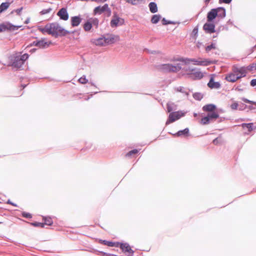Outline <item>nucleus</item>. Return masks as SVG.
<instances>
[{
  "label": "nucleus",
  "instance_id": "nucleus-1",
  "mask_svg": "<svg viewBox=\"0 0 256 256\" xmlns=\"http://www.w3.org/2000/svg\"><path fill=\"white\" fill-rule=\"evenodd\" d=\"M47 30H48V34L52 35L58 34H65L67 32H64V30L56 23H52L47 24Z\"/></svg>",
  "mask_w": 256,
  "mask_h": 256
},
{
  "label": "nucleus",
  "instance_id": "nucleus-2",
  "mask_svg": "<svg viewBox=\"0 0 256 256\" xmlns=\"http://www.w3.org/2000/svg\"><path fill=\"white\" fill-rule=\"evenodd\" d=\"M180 61L184 62L185 64H188L190 62H193L194 65L207 66L212 64V62L207 59H202V58H198L196 60L194 58H180Z\"/></svg>",
  "mask_w": 256,
  "mask_h": 256
},
{
  "label": "nucleus",
  "instance_id": "nucleus-3",
  "mask_svg": "<svg viewBox=\"0 0 256 256\" xmlns=\"http://www.w3.org/2000/svg\"><path fill=\"white\" fill-rule=\"evenodd\" d=\"M184 115V113L182 111H178L170 112L169 114L168 120L166 122V124H168L176 120L180 119Z\"/></svg>",
  "mask_w": 256,
  "mask_h": 256
},
{
  "label": "nucleus",
  "instance_id": "nucleus-4",
  "mask_svg": "<svg viewBox=\"0 0 256 256\" xmlns=\"http://www.w3.org/2000/svg\"><path fill=\"white\" fill-rule=\"evenodd\" d=\"M120 40V38L118 36L116 35H109L106 38H100L98 40V44H103V42H104L105 43L107 44H112Z\"/></svg>",
  "mask_w": 256,
  "mask_h": 256
},
{
  "label": "nucleus",
  "instance_id": "nucleus-5",
  "mask_svg": "<svg viewBox=\"0 0 256 256\" xmlns=\"http://www.w3.org/2000/svg\"><path fill=\"white\" fill-rule=\"evenodd\" d=\"M232 71L234 72L236 76L240 77V78L244 77L247 73V70L244 67L238 68L236 66H234L232 68Z\"/></svg>",
  "mask_w": 256,
  "mask_h": 256
},
{
  "label": "nucleus",
  "instance_id": "nucleus-6",
  "mask_svg": "<svg viewBox=\"0 0 256 256\" xmlns=\"http://www.w3.org/2000/svg\"><path fill=\"white\" fill-rule=\"evenodd\" d=\"M122 251L128 256H132L134 254V251L131 248L130 245L126 243H120L119 246Z\"/></svg>",
  "mask_w": 256,
  "mask_h": 256
},
{
  "label": "nucleus",
  "instance_id": "nucleus-7",
  "mask_svg": "<svg viewBox=\"0 0 256 256\" xmlns=\"http://www.w3.org/2000/svg\"><path fill=\"white\" fill-rule=\"evenodd\" d=\"M180 64L173 66L170 64H164L162 66V68L168 71L178 72L181 69Z\"/></svg>",
  "mask_w": 256,
  "mask_h": 256
},
{
  "label": "nucleus",
  "instance_id": "nucleus-8",
  "mask_svg": "<svg viewBox=\"0 0 256 256\" xmlns=\"http://www.w3.org/2000/svg\"><path fill=\"white\" fill-rule=\"evenodd\" d=\"M203 29L206 33H214L215 32V25L212 22H208L204 25Z\"/></svg>",
  "mask_w": 256,
  "mask_h": 256
},
{
  "label": "nucleus",
  "instance_id": "nucleus-9",
  "mask_svg": "<svg viewBox=\"0 0 256 256\" xmlns=\"http://www.w3.org/2000/svg\"><path fill=\"white\" fill-rule=\"evenodd\" d=\"M50 44V42H46L45 39H42L38 41L34 42L32 46H36L40 48H44L48 46Z\"/></svg>",
  "mask_w": 256,
  "mask_h": 256
},
{
  "label": "nucleus",
  "instance_id": "nucleus-10",
  "mask_svg": "<svg viewBox=\"0 0 256 256\" xmlns=\"http://www.w3.org/2000/svg\"><path fill=\"white\" fill-rule=\"evenodd\" d=\"M124 23V20L121 19L116 16H113L110 22V26L112 27H116L118 25H122Z\"/></svg>",
  "mask_w": 256,
  "mask_h": 256
},
{
  "label": "nucleus",
  "instance_id": "nucleus-11",
  "mask_svg": "<svg viewBox=\"0 0 256 256\" xmlns=\"http://www.w3.org/2000/svg\"><path fill=\"white\" fill-rule=\"evenodd\" d=\"M108 12L110 14V10L108 8V4H105L102 6H97L94 9V14H101L102 12Z\"/></svg>",
  "mask_w": 256,
  "mask_h": 256
},
{
  "label": "nucleus",
  "instance_id": "nucleus-12",
  "mask_svg": "<svg viewBox=\"0 0 256 256\" xmlns=\"http://www.w3.org/2000/svg\"><path fill=\"white\" fill-rule=\"evenodd\" d=\"M225 79L229 82H234L240 79V77L236 76L233 72L226 76Z\"/></svg>",
  "mask_w": 256,
  "mask_h": 256
},
{
  "label": "nucleus",
  "instance_id": "nucleus-13",
  "mask_svg": "<svg viewBox=\"0 0 256 256\" xmlns=\"http://www.w3.org/2000/svg\"><path fill=\"white\" fill-rule=\"evenodd\" d=\"M58 16L63 20H66L68 18V14L66 8H61L57 14Z\"/></svg>",
  "mask_w": 256,
  "mask_h": 256
},
{
  "label": "nucleus",
  "instance_id": "nucleus-14",
  "mask_svg": "<svg viewBox=\"0 0 256 256\" xmlns=\"http://www.w3.org/2000/svg\"><path fill=\"white\" fill-rule=\"evenodd\" d=\"M208 86L210 88H218L220 87V84L219 82H214V78L212 76L210 77Z\"/></svg>",
  "mask_w": 256,
  "mask_h": 256
},
{
  "label": "nucleus",
  "instance_id": "nucleus-15",
  "mask_svg": "<svg viewBox=\"0 0 256 256\" xmlns=\"http://www.w3.org/2000/svg\"><path fill=\"white\" fill-rule=\"evenodd\" d=\"M216 14L214 8L212 9L207 14L208 22H212L217 16Z\"/></svg>",
  "mask_w": 256,
  "mask_h": 256
},
{
  "label": "nucleus",
  "instance_id": "nucleus-16",
  "mask_svg": "<svg viewBox=\"0 0 256 256\" xmlns=\"http://www.w3.org/2000/svg\"><path fill=\"white\" fill-rule=\"evenodd\" d=\"M82 18L78 16H72L71 18V24L73 27L78 26L81 22Z\"/></svg>",
  "mask_w": 256,
  "mask_h": 256
},
{
  "label": "nucleus",
  "instance_id": "nucleus-17",
  "mask_svg": "<svg viewBox=\"0 0 256 256\" xmlns=\"http://www.w3.org/2000/svg\"><path fill=\"white\" fill-rule=\"evenodd\" d=\"M216 12V15L217 16L220 18H224L226 16V10L225 9L223 8L220 7L218 8H214Z\"/></svg>",
  "mask_w": 256,
  "mask_h": 256
},
{
  "label": "nucleus",
  "instance_id": "nucleus-18",
  "mask_svg": "<svg viewBox=\"0 0 256 256\" xmlns=\"http://www.w3.org/2000/svg\"><path fill=\"white\" fill-rule=\"evenodd\" d=\"M216 109V106L215 105L213 104H208L206 106H204L202 107V110L204 112H214Z\"/></svg>",
  "mask_w": 256,
  "mask_h": 256
},
{
  "label": "nucleus",
  "instance_id": "nucleus-19",
  "mask_svg": "<svg viewBox=\"0 0 256 256\" xmlns=\"http://www.w3.org/2000/svg\"><path fill=\"white\" fill-rule=\"evenodd\" d=\"M100 242L101 243V244H102L106 246H115V247H118L119 246V244H120V242H110V241H107V240H100Z\"/></svg>",
  "mask_w": 256,
  "mask_h": 256
},
{
  "label": "nucleus",
  "instance_id": "nucleus-20",
  "mask_svg": "<svg viewBox=\"0 0 256 256\" xmlns=\"http://www.w3.org/2000/svg\"><path fill=\"white\" fill-rule=\"evenodd\" d=\"M24 64V62L20 58V56H16L14 62L12 66L16 68H20Z\"/></svg>",
  "mask_w": 256,
  "mask_h": 256
},
{
  "label": "nucleus",
  "instance_id": "nucleus-21",
  "mask_svg": "<svg viewBox=\"0 0 256 256\" xmlns=\"http://www.w3.org/2000/svg\"><path fill=\"white\" fill-rule=\"evenodd\" d=\"M191 76L194 80H200L204 77V74L200 71H196L191 73Z\"/></svg>",
  "mask_w": 256,
  "mask_h": 256
},
{
  "label": "nucleus",
  "instance_id": "nucleus-22",
  "mask_svg": "<svg viewBox=\"0 0 256 256\" xmlns=\"http://www.w3.org/2000/svg\"><path fill=\"white\" fill-rule=\"evenodd\" d=\"M207 116L209 118L210 122L213 120H216L219 117L218 114V112H216L208 113Z\"/></svg>",
  "mask_w": 256,
  "mask_h": 256
},
{
  "label": "nucleus",
  "instance_id": "nucleus-23",
  "mask_svg": "<svg viewBox=\"0 0 256 256\" xmlns=\"http://www.w3.org/2000/svg\"><path fill=\"white\" fill-rule=\"evenodd\" d=\"M148 6L151 12L155 13L158 12L157 5L155 2H151L149 4Z\"/></svg>",
  "mask_w": 256,
  "mask_h": 256
},
{
  "label": "nucleus",
  "instance_id": "nucleus-24",
  "mask_svg": "<svg viewBox=\"0 0 256 256\" xmlns=\"http://www.w3.org/2000/svg\"><path fill=\"white\" fill-rule=\"evenodd\" d=\"M10 3L8 2H2L0 5V14L6 10L10 6Z\"/></svg>",
  "mask_w": 256,
  "mask_h": 256
},
{
  "label": "nucleus",
  "instance_id": "nucleus-25",
  "mask_svg": "<svg viewBox=\"0 0 256 256\" xmlns=\"http://www.w3.org/2000/svg\"><path fill=\"white\" fill-rule=\"evenodd\" d=\"M253 123H248V124H242L240 126L244 129L246 128L248 129V132H251L253 130L252 128Z\"/></svg>",
  "mask_w": 256,
  "mask_h": 256
},
{
  "label": "nucleus",
  "instance_id": "nucleus-26",
  "mask_svg": "<svg viewBox=\"0 0 256 256\" xmlns=\"http://www.w3.org/2000/svg\"><path fill=\"white\" fill-rule=\"evenodd\" d=\"M189 132V130L188 128H185L184 130L178 131L175 136H187Z\"/></svg>",
  "mask_w": 256,
  "mask_h": 256
},
{
  "label": "nucleus",
  "instance_id": "nucleus-27",
  "mask_svg": "<svg viewBox=\"0 0 256 256\" xmlns=\"http://www.w3.org/2000/svg\"><path fill=\"white\" fill-rule=\"evenodd\" d=\"M92 28V23L88 20L84 25V29L85 31L88 32L91 30Z\"/></svg>",
  "mask_w": 256,
  "mask_h": 256
},
{
  "label": "nucleus",
  "instance_id": "nucleus-28",
  "mask_svg": "<svg viewBox=\"0 0 256 256\" xmlns=\"http://www.w3.org/2000/svg\"><path fill=\"white\" fill-rule=\"evenodd\" d=\"M160 18L161 17H160V15L154 14L152 18L151 22L152 24H156L159 22Z\"/></svg>",
  "mask_w": 256,
  "mask_h": 256
},
{
  "label": "nucleus",
  "instance_id": "nucleus-29",
  "mask_svg": "<svg viewBox=\"0 0 256 256\" xmlns=\"http://www.w3.org/2000/svg\"><path fill=\"white\" fill-rule=\"evenodd\" d=\"M210 120L208 116L202 118L200 120V124L202 125L208 124L210 122Z\"/></svg>",
  "mask_w": 256,
  "mask_h": 256
},
{
  "label": "nucleus",
  "instance_id": "nucleus-30",
  "mask_svg": "<svg viewBox=\"0 0 256 256\" xmlns=\"http://www.w3.org/2000/svg\"><path fill=\"white\" fill-rule=\"evenodd\" d=\"M138 152V150L136 149H134L130 151L126 154V157H130L133 155L136 154Z\"/></svg>",
  "mask_w": 256,
  "mask_h": 256
},
{
  "label": "nucleus",
  "instance_id": "nucleus-31",
  "mask_svg": "<svg viewBox=\"0 0 256 256\" xmlns=\"http://www.w3.org/2000/svg\"><path fill=\"white\" fill-rule=\"evenodd\" d=\"M193 97L194 99H196V100H200L202 98H203V96L202 94L200 93H199V92H196V93H194V94H193Z\"/></svg>",
  "mask_w": 256,
  "mask_h": 256
},
{
  "label": "nucleus",
  "instance_id": "nucleus-32",
  "mask_svg": "<svg viewBox=\"0 0 256 256\" xmlns=\"http://www.w3.org/2000/svg\"><path fill=\"white\" fill-rule=\"evenodd\" d=\"M216 45L214 44H211L210 45V46H207L206 48V51L207 52H208L210 50H212V49H216Z\"/></svg>",
  "mask_w": 256,
  "mask_h": 256
},
{
  "label": "nucleus",
  "instance_id": "nucleus-33",
  "mask_svg": "<svg viewBox=\"0 0 256 256\" xmlns=\"http://www.w3.org/2000/svg\"><path fill=\"white\" fill-rule=\"evenodd\" d=\"M78 82L82 84H86L88 82V80H87L85 76H82L78 79Z\"/></svg>",
  "mask_w": 256,
  "mask_h": 256
},
{
  "label": "nucleus",
  "instance_id": "nucleus-34",
  "mask_svg": "<svg viewBox=\"0 0 256 256\" xmlns=\"http://www.w3.org/2000/svg\"><path fill=\"white\" fill-rule=\"evenodd\" d=\"M47 24L45 26L44 28H42V26H39L38 28V30L41 32L42 34L48 33V30H47Z\"/></svg>",
  "mask_w": 256,
  "mask_h": 256
},
{
  "label": "nucleus",
  "instance_id": "nucleus-35",
  "mask_svg": "<svg viewBox=\"0 0 256 256\" xmlns=\"http://www.w3.org/2000/svg\"><path fill=\"white\" fill-rule=\"evenodd\" d=\"M90 22L92 23V25L95 26H98V19L96 18H94V19H90L89 20Z\"/></svg>",
  "mask_w": 256,
  "mask_h": 256
},
{
  "label": "nucleus",
  "instance_id": "nucleus-36",
  "mask_svg": "<svg viewBox=\"0 0 256 256\" xmlns=\"http://www.w3.org/2000/svg\"><path fill=\"white\" fill-rule=\"evenodd\" d=\"M32 225L34 226H39L41 228L44 227V223L42 222H34L31 224Z\"/></svg>",
  "mask_w": 256,
  "mask_h": 256
},
{
  "label": "nucleus",
  "instance_id": "nucleus-37",
  "mask_svg": "<svg viewBox=\"0 0 256 256\" xmlns=\"http://www.w3.org/2000/svg\"><path fill=\"white\" fill-rule=\"evenodd\" d=\"M28 58V55L27 54H24L20 56V58L24 62Z\"/></svg>",
  "mask_w": 256,
  "mask_h": 256
},
{
  "label": "nucleus",
  "instance_id": "nucleus-38",
  "mask_svg": "<svg viewBox=\"0 0 256 256\" xmlns=\"http://www.w3.org/2000/svg\"><path fill=\"white\" fill-rule=\"evenodd\" d=\"M44 224H46L48 226H51L52 224V221L50 218H46L44 220Z\"/></svg>",
  "mask_w": 256,
  "mask_h": 256
},
{
  "label": "nucleus",
  "instance_id": "nucleus-39",
  "mask_svg": "<svg viewBox=\"0 0 256 256\" xmlns=\"http://www.w3.org/2000/svg\"><path fill=\"white\" fill-rule=\"evenodd\" d=\"M221 142H222V140H221V138L220 137L217 138L213 140V144L215 145L218 144H220Z\"/></svg>",
  "mask_w": 256,
  "mask_h": 256
},
{
  "label": "nucleus",
  "instance_id": "nucleus-40",
  "mask_svg": "<svg viewBox=\"0 0 256 256\" xmlns=\"http://www.w3.org/2000/svg\"><path fill=\"white\" fill-rule=\"evenodd\" d=\"M22 216L26 218H32V214L28 212H24L22 214Z\"/></svg>",
  "mask_w": 256,
  "mask_h": 256
},
{
  "label": "nucleus",
  "instance_id": "nucleus-41",
  "mask_svg": "<svg viewBox=\"0 0 256 256\" xmlns=\"http://www.w3.org/2000/svg\"><path fill=\"white\" fill-rule=\"evenodd\" d=\"M238 106V104L236 102H234L230 105V108L232 110H236Z\"/></svg>",
  "mask_w": 256,
  "mask_h": 256
},
{
  "label": "nucleus",
  "instance_id": "nucleus-42",
  "mask_svg": "<svg viewBox=\"0 0 256 256\" xmlns=\"http://www.w3.org/2000/svg\"><path fill=\"white\" fill-rule=\"evenodd\" d=\"M166 108H167L168 112H170L173 110L172 106V104H169V103L166 104Z\"/></svg>",
  "mask_w": 256,
  "mask_h": 256
},
{
  "label": "nucleus",
  "instance_id": "nucleus-43",
  "mask_svg": "<svg viewBox=\"0 0 256 256\" xmlns=\"http://www.w3.org/2000/svg\"><path fill=\"white\" fill-rule=\"evenodd\" d=\"M242 100L246 103L251 104H256V102H254L246 98H242Z\"/></svg>",
  "mask_w": 256,
  "mask_h": 256
},
{
  "label": "nucleus",
  "instance_id": "nucleus-44",
  "mask_svg": "<svg viewBox=\"0 0 256 256\" xmlns=\"http://www.w3.org/2000/svg\"><path fill=\"white\" fill-rule=\"evenodd\" d=\"M101 254H102V256H116L114 254H108V253H106V252H100Z\"/></svg>",
  "mask_w": 256,
  "mask_h": 256
},
{
  "label": "nucleus",
  "instance_id": "nucleus-45",
  "mask_svg": "<svg viewBox=\"0 0 256 256\" xmlns=\"http://www.w3.org/2000/svg\"><path fill=\"white\" fill-rule=\"evenodd\" d=\"M22 9H23V8L22 7L20 8H18V9L16 10H15V12L16 13V14L20 16V12H21L22 10Z\"/></svg>",
  "mask_w": 256,
  "mask_h": 256
},
{
  "label": "nucleus",
  "instance_id": "nucleus-46",
  "mask_svg": "<svg viewBox=\"0 0 256 256\" xmlns=\"http://www.w3.org/2000/svg\"><path fill=\"white\" fill-rule=\"evenodd\" d=\"M231 1H232V0H219V2L220 3L224 2V3H226V4H229L230 2Z\"/></svg>",
  "mask_w": 256,
  "mask_h": 256
},
{
  "label": "nucleus",
  "instance_id": "nucleus-47",
  "mask_svg": "<svg viewBox=\"0 0 256 256\" xmlns=\"http://www.w3.org/2000/svg\"><path fill=\"white\" fill-rule=\"evenodd\" d=\"M250 84L252 86H256V79H253L250 82Z\"/></svg>",
  "mask_w": 256,
  "mask_h": 256
},
{
  "label": "nucleus",
  "instance_id": "nucleus-48",
  "mask_svg": "<svg viewBox=\"0 0 256 256\" xmlns=\"http://www.w3.org/2000/svg\"><path fill=\"white\" fill-rule=\"evenodd\" d=\"M198 32V28L197 27L194 28L192 30V34H194V35L197 34Z\"/></svg>",
  "mask_w": 256,
  "mask_h": 256
},
{
  "label": "nucleus",
  "instance_id": "nucleus-49",
  "mask_svg": "<svg viewBox=\"0 0 256 256\" xmlns=\"http://www.w3.org/2000/svg\"><path fill=\"white\" fill-rule=\"evenodd\" d=\"M51 10L50 9H49V10H42L40 13L42 14H47L48 12H50Z\"/></svg>",
  "mask_w": 256,
  "mask_h": 256
},
{
  "label": "nucleus",
  "instance_id": "nucleus-50",
  "mask_svg": "<svg viewBox=\"0 0 256 256\" xmlns=\"http://www.w3.org/2000/svg\"><path fill=\"white\" fill-rule=\"evenodd\" d=\"M250 68H251V70H256V63H253L252 64V65L250 66Z\"/></svg>",
  "mask_w": 256,
  "mask_h": 256
},
{
  "label": "nucleus",
  "instance_id": "nucleus-51",
  "mask_svg": "<svg viewBox=\"0 0 256 256\" xmlns=\"http://www.w3.org/2000/svg\"><path fill=\"white\" fill-rule=\"evenodd\" d=\"M6 203L8 204H11V205H12L13 206H17V205L16 204L13 203L10 200H8Z\"/></svg>",
  "mask_w": 256,
  "mask_h": 256
},
{
  "label": "nucleus",
  "instance_id": "nucleus-52",
  "mask_svg": "<svg viewBox=\"0 0 256 256\" xmlns=\"http://www.w3.org/2000/svg\"><path fill=\"white\" fill-rule=\"evenodd\" d=\"M30 22V18H28L24 22L25 24H28Z\"/></svg>",
  "mask_w": 256,
  "mask_h": 256
},
{
  "label": "nucleus",
  "instance_id": "nucleus-53",
  "mask_svg": "<svg viewBox=\"0 0 256 256\" xmlns=\"http://www.w3.org/2000/svg\"><path fill=\"white\" fill-rule=\"evenodd\" d=\"M210 1V0H206V2H206V3H208Z\"/></svg>",
  "mask_w": 256,
  "mask_h": 256
},
{
  "label": "nucleus",
  "instance_id": "nucleus-54",
  "mask_svg": "<svg viewBox=\"0 0 256 256\" xmlns=\"http://www.w3.org/2000/svg\"><path fill=\"white\" fill-rule=\"evenodd\" d=\"M90 98V97L88 96L87 98H85L86 100H88Z\"/></svg>",
  "mask_w": 256,
  "mask_h": 256
},
{
  "label": "nucleus",
  "instance_id": "nucleus-55",
  "mask_svg": "<svg viewBox=\"0 0 256 256\" xmlns=\"http://www.w3.org/2000/svg\"><path fill=\"white\" fill-rule=\"evenodd\" d=\"M2 222H0V224H2Z\"/></svg>",
  "mask_w": 256,
  "mask_h": 256
}]
</instances>
